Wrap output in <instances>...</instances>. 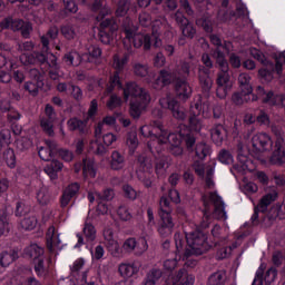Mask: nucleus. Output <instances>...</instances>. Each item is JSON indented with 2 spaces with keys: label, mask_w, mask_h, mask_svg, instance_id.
Returning <instances> with one entry per match:
<instances>
[{
  "label": "nucleus",
  "mask_w": 285,
  "mask_h": 285,
  "mask_svg": "<svg viewBox=\"0 0 285 285\" xmlns=\"http://www.w3.org/2000/svg\"><path fill=\"white\" fill-rule=\"evenodd\" d=\"M202 202L204 206L203 222L199 228L186 234L187 248L184 253L185 257L190 255H204L210 248L208 245V236L206 235V228L210 226V219H227L226 208L222 196L217 195V191H209L202 195Z\"/></svg>",
  "instance_id": "f257e3e1"
},
{
  "label": "nucleus",
  "mask_w": 285,
  "mask_h": 285,
  "mask_svg": "<svg viewBox=\"0 0 285 285\" xmlns=\"http://www.w3.org/2000/svg\"><path fill=\"white\" fill-rule=\"evenodd\" d=\"M129 102V115L132 119H139L142 110L150 104V94L137 82H127L124 88V100Z\"/></svg>",
  "instance_id": "f03ea898"
},
{
  "label": "nucleus",
  "mask_w": 285,
  "mask_h": 285,
  "mask_svg": "<svg viewBox=\"0 0 285 285\" xmlns=\"http://www.w3.org/2000/svg\"><path fill=\"white\" fill-rule=\"evenodd\" d=\"M163 140L168 141L169 147L173 146H181V140L184 141L188 153H193L195 150V144H197V137H195V134H193L190 130L187 131H180L179 136L176 134H167L165 137H163Z\"/></svg>",
  "instance_id": "7ed1b4c3"
},
{
  "label": "nucleus",
  "mask_w": 285,
  "mask_h": 285,
  "mask_svg": "<svg viewBox=\"0 0 285 285\" xmlns=\"http://www.w3.org/2000/svg\"><path fill=\"white\" fill-rule=\"evenodd\" d=\"M99 23V39L105 46L110 45L115 39V32L119 30V24L112 17H105L102 20H97Z\"/></svg>",
  "instance_id": "20e7f679"
},
{
  "label": "nucleus",
  "mask_w": 285,
  "mask_h": 285,
  "mask_svg": "<svg viewBox=\"0 0 285 285\" xmlns=\"http://www.w3.org/2000/svg\"><path fill=\"white\" fill-rule=\"evenodd\" d=\"M230 68L223 67L219 69L216 78V96L218 99H226L230 90H233V80H230Z\"/></svg>",
  "instance_id": "39448f33"
},
{
  "label": "nucleus",
  "mask_w": 285,
  "mask_h": 285,
  "mask_svg": "<svg viewBox=\"0 0 285 285\" xmlns=\"http://www.w3.org/2000/svg\"><path fill=\"white\" fill-rule=\"evenodd\" d=\"M173 19L179 27L183 37H185L186 39H195V36L197 35V29L195 28V24H193V22H190V20L186 18V16H184V12L179 10L176 11L173 16Z\"/></svg>",
  "instance_id": "423d86ee"
},
{
  "label": "nucleus",
  "mask_w": 285,
  "mask_h": 285,
  "mask_svg": "<svg viewBox=\"0 0 285 285\" xmlns=\"http://www.w3.org/2000/svg\"><path fill=\"white\" fill-rule=\"evenodd\" d=\"M264 67L258 70V77L263 83H271L273 81V73L282 75L284 72L283 65L279 60H275V62H266L263 65Z\"/></svg>",
  "instance_id": "0eeeda50"
},
{
  "label": "nucleus",
  "mask_w": 285,
  "mask_h": 285,
  "mask_svg": "<svg viewBox=\"0 0 285 285\" xmlns=\"http://www.w3.org/2000/svg\"><path fill=\"white\" fill-rule=\"evenodd\" d=\"M161 108L170 110L174 119L177 121H184L186 119V108L179 104L175 98H161L159 100Z\"/></svg>",
  "instance_id": "6e6552de"
},
{
  "label": "nucleus",
  "mask_w": 285,
  "mask_h": 285,
  "mask_svg": "<svg viewBox=\"0 0 285 285\" xmlns=\"http://www.w3.org/2000/svg\"><path fill=\"white\" fill-rule=\"evenodd\" d=\"M252 146L255 155H262V153H266V150L273 148V140L267 134H256L252 137Z\"/></svg>",
  "instance_id": "1a4fd4ad"
},
{
  "label": "nucleus",
  "mask_w": 285,
  "mask_h": 285,
  "mask_svg": "<svg viewBox=\"0 0 285 285\" xmlns=\"http://www.w3.org/2000/svg\"><path fill=\"white\" fill-rule=\"evenodd\" d=\"M160 222L158 223V235L164 238L170 237L175 230V220L170 214H160Z\"/></svg>",
  "instance_id": "9d476101"
},
{
  "label": "nucleus",
  "mask_w": 285,
  "mask_h": 285,
  "mask_svg": "<svg viewBox=\"0 0 285 285\" xmlns=\"http://www.w3.org/2000/svg\"><path fill=\"white\" fill-rule=\"evenodd\" d=\"M225 124V120H222V122H215L209 130L212 140L216 146H222L228 137V129H226Z\"/></svg>",
  "instance_id": "9b49d317"
},
{
  "label": "nucleus",
  "mask_w": 285,
  "mask_h": 285,
  "mask_svg": "<svg viewBox=\"0 0 285 285\" xmlns=\"http://www.w3.org/2000/svg\"><path fill=\"white\" fill-rule=\"evenodd\" d=\"M275 199H277V191L269 193L259 200L258 205L254 208L252 224H257V219H259V213H266L268 206H271Z\"/></svg>",
  "instance_id": "f8f14e48"
},
{
  "label": "nucleus",
  "mask_w": 285,
  "mask_h": 285,
  "mask_svg": "<svg viewBox=\"0 0 285 285\" xmlns=\"http://www.w3.org/2000/svg\"><path fill=\"white\" fill-rule=\"evenodd\" d=\"M79 190H81V185L79 183L69 184L62 191L60 197V207L66 208L72 199H77L79 197Z\"/></svg>",
  "instance_id": "ddd939ff"
},
{
  "label": "nucleus",
  "mask_w": 285,
  "mask_h": 285,
  "mask_svg": "<svg viewBox=\"0 0 285 285\" xmlns=\"http://www.w3.org/2000/svg\"><path fill=\"white\" fill-rule=\"evenodd\" d=\"M177 76H175V72H171L168 69H163L159 71L158 78L154 82V88L156 90H160V88H164L166 86H170L173 81L177 83Z\"/></svg>",
  "instance_id": "4468645a"
},
{
  "label": "nucleus",
  "mask_w": 285,
  "mask_h": 285,
  "mask_svg": "<svg viewBox=\"0 0 285 285\" xmlns=\"http://www.w3.org/2000/svg\"><path fill=\"white\" fill-rule=\"evenodd\" d=\"M175 91L176 97H178V99L181 101L190 99V95H193V88H190V85H188V81H186L184 78L176 79Z\"/></svg>",
  "instance_id": "2eb2a0df"
},
{
  "label": "nucleus",
  "mask_w": 285,
  "mask_h": 285,
  "mask_svg": "<svg viewBox=\"0 0 285 285\" xmlns=\"http://www.w3.org/2000/svg\"><path fill=\"white\" fill-rule=\"evenodd\" d=\"M198 79L203 92H210L213 90V78L210 77V70L204 66L198 67Z\"/></svg>",
  "instance_id": "dca6fc26"
},
{
  "label": "nucleus",
  "mask_w": 285,
  "mask_h": 285,
  "mask_svg": "<svg viewBox=\"0 0 285 285\" xmlns=\"http://www.w3.org/2000/svg\"><path fill=\"white\" fill-rule=\"evenodd\" d=\"M63 170V163L53 159L45 166V173L50 177L51 181L59 179V173Z\"/></svg>",
  "instance_id": "f3484780"
},
{
  "label": "nucleus",
  "mask_w": 285,
  "mask_h": 285,
  "mask_svg": "<svg viewBox=\"0 0 285 285\" xmlns=\"http://www.w3.org/2000/svg\"><path fill=\"white\" fill-rule=\"evenodd\" d=\"M91 12H97L96 21H101L111 14L110 7L104 4V1L101 0H94Z\"/></svg>",
  "instance_id": "a211bd4d"
},
{
  "label": "nucleus",
  "mask_w": 285,
  "mask_h": 285,
  "mask_svg": "<svg viewBox=\"0 0 285 285\" xmlns=\"http://www.w3.org/2000/svg\"><path fill=\"white\" fill-rule=\"evenodd\" d=\"M195 276L188 274L186 268H180L176 275L173 277V285H194Z\"/></svg>",
  "instance_id": "6ab92c4d"
},
{
  "label": "nucleus",
  "mask_w": 285,
  "mask_h": 285,
  "mask_svg": "<svg viewBox=\"0 0 285 285\" xmlns=\"http://www.w3.org/2000/svg\"><path fill=\"white\" fill-rule=\"evenodd\" d=\"M269 161L274 166H283V164H285V150L282 140H276L275 150L273 151Z\"/></svg>",
  "instance_id": "aec40b11"
},
{
  "label": "nucleus",
  "mask_w": 285,
  "mask_h": 285,
  "mask_svg": "<svg viewBox=\"0 0 285 285\" xmlns=\"http://www.w3.org/2000/svg\"><path fill=\"white\" fill-rule=\"evenodd\" d=\"M130 39H132L134 48H141L142 46L144 50L148 51L153 46V38L150 35L132 33Z\"/></svg>",
  "instance_id": "412c9836"
},
{
  "label": "nucleus",
  "mask_w": 285,
  "mask_h": 285,
  "mask_svg": "<svg viewBox=\"0 0 285 285\" xmlns=\"http://www.w3.org/2000/svg\"><path fill=\"white\" fill-rule=\"evenodd\" d=\"M46 239L49 253H55V248H59L61 244V239H59V234L55 230V226L48 228Z\"/></svg>",
  "instance_id": "4be33fe9"
},
{
  "label": "nucleus",
  "mask_w": 285,
  "mask_h": 285,
  "mask_svg": "<svg viewBox=\"0 0 285 285\" xmlns=\"http://www.w3.org/2000/svg\"><path fill=\"white\" fill-rule=\"evenodd\" d=\"M19 259V252L16 249L4 250L0 254V266L2 268H8L10 264Z\"/></svg>",
  "instance_id": "5701e85b"
},
{
  "label": "nucleus",
  "mask_w": 285,
  "mask_h": 285,
  "mask_svg": "<svg viewBox=\"0 0 285 285\" xmlns=\"http://www.w3.org/2000/svg\"><path fill=\"white\" fill-rule=\"evenodd\" d=\"M161 277H164V271L158 267H153L149 269V273L146 274L142 285H156Z\"/></svg>",
  "instance_id": "b1692460"
},
{
  "label": "nucleus",
  "mask_w": 285,
  "mask_h": 285,
  "mask_svg": "<svg viewBox=\"0 0 285 285\" xmlns=\"http://www.w3.org/2000/svg\"><path fill=\"white\" fill-rule=\"evenodd\" d=\"M67 126L71 132H75V130H78L80 135H86L88 132V121L80 120L78 118H70L67 121Z\"/></svg>",
  "instance_id": "393cba45"
},
{
  "label": "nucleus",
  "mask_w": 285,
  "mask_h": 285,
  "mask_svg": "<svg viewBox=\"0 0 285 285\" xmlns=\"http://www.w3.org/2000/svg\"><path fill=\"white\" fill-rule=\"evenodd\" d=\"M227 279L226 269H218L208 276L207 285H225Z\"/></svg>",
  "instance_id": "a878e982"
},
{
  "label": "nucleus",
  "mask_w": 285,
  "mask_h": 285,
  "mask_svg": "<svg viewBox=\"0 0 285 285\" xmlns=\"http://www.w3.org/2000/svg\"><path fill=\"white\" fill-rule=\"evenodd\" d=\"M43 253L42 247L37 244H31L24 248V257H29V259H32L33 262L41 259V257H43Z\"/></svg>",
  "instance_id": "bb28decb"
},
{
  "label": "nucleus",
  "mask_w": 285,
  "mask_h": 285,
  "mask_svg": "<svg viewBox=\"0 0 285 285\" xmlns=\"http://www.w3.org/2000/svg\"><path fill=\"white\" fill-rule=\"evenodd\" d=\"M267 219L275 222V219H285V202L282 205H274L268 214Z\"/></svg>",
  "instance_id": "cd10ccee"
},
{
  "label": "nucleus",
  "mask_w": 285,
  "mask_h": 285,
  "mask_svg": "<svg viewBox=\"0 0 285 285\" xmlns=\"http://www.w3.org/2000/svg\"><path fill=\"white\" fill-rule=\"evenodd\" d=\"M130 55H132V48H129V52L124 53L122 58H119V55L114 56V68L116 72L119 73L121 70H124V68H126V65L130 59Z\"/></svg>",
  "instance_id": "c85d7f7f"
},
{
  "label": "nucleus",
  "mask_w": 285,
  "mask_h": 285,
  "mask_svg": "<svg viewBox=\"0 0 285 285\" xmlns=\"http://www.w3.org/2000/svg\"><path fill=\"white\" fill-rule=\"evenodd\" d=\"M126 166V158L119 151L111 153L110 167L111 170H122Z\"/></svg>",
  "instance_id": "c756f323"
},
{
  "label": "nucleus",
  "mask_w": 285,
  "mask_h": 285,
  "mask_svg": "<svg viewBox=\"0 0 285 285\" xmlns=\"http://www.w3.org/2000/svg\"><path fill=\"white\" fill-rule=\"evenodd\" d=\"M168 168H170V163H168L167 156H161L156 160L155 170L157 177H164Z\"/></svg>",
  "instance_id": "7c9ffc66"
},
{
  "label": "nucleus",
  "mask_w": 285,
  "mask_h": 285,
  "mask_svg": "<svg viewBox=\"0 0 285 285\" xmlns=\"http://www.w3.org/2000/svg\"><path fill=\"white\" fill-rule=\"evenodd\" d=\"M167 132L164 130V125L159 120L151 122V129L148 130V137L163 138L166 137Z\"/></svg>",
  "instance_id": "2f4dec72"
},
{
  "label": "nucleus",
  "mask_w": 285,
  "mask_h": 285,
  "mask_svg": "<svg viewBox=\"0 0 285 285\" xmlns=\"http://www.w3.org/2000/svg\"><path fill=\"white\" fill-rule=\"evenodd\" d=\"M106 248L112 257L119 258L122 255L121 246H119V243L112 238L107 239Z\"/></svg>",
  "instance_id": "473e14b6"
},
{
  "label": "nucleus",
  "mask_w": 285,
  "mask_h": 285,
  "mask_svg": "<svg viewBox=\"0 0 285 285\" xmlns=\"http://www.w3.org/2000/svg\"><path fill=\"white\" fill-rule=\"evenodd\" d=\"M195 155L197 159L204 161L210 155V146H208L206 142H198L195 147Z\"/></svg>",
  "instance_id": "72a5a7b5"
},
{
  "label": "nucleus",
  "mask_w": 285,
  "mask_h": 285,
  "mask_svg": "<svg viewBox=\"0 0 285 285\" xmlns=\"http://www.w3.org/2000/svg\"><path fill=\"white\" fill-rule=\"evenodd\" d=\"M10 233V223L8 219V212L0 209V237Z\"/></svg>",
  "instance_id": "f704fd0d"
},
{
  "label": "nucleus",
  "mask_w": 285,
  "mask_h": 285,
  "mask_svg": "<svg viewBox=\"0 0 285 285\" xmlns=\"http://www.w3.org/2000/svg\"><path fill=\"white\" fill-rule=\"evenodd\" d=\"M24 23H26V21H23L21 19H14L9 16L6 18L4 26H7V30H12L13 32H19V30H21V28H23Z\"/></svg>",
  "instance_id": "c9c22d12"
},
{
  "label": "nucleus",
  "mask_w": 285,
  "mask_h": 285,
  "mask_svg": "<svg viewBox=\"0 0 285 285\" xmlns=\"http://www.w3.org/2000/svg\"><path fill=\"white\" fill-rule=\"evenodd\" d=\"M238 83L242 92H253V86H250V76L248 73H240L238 76Z\"/></svg>",
  "instance_id": "e433bc0d"
},
{
  "label": "nucleus",
  "mask_w": 285,
  "mask_h": 285,
  "mask_svg": "<svg viewBox=\"0 0 285 285\" xmlns=\"http://www.w3.org/2000/svg\"><path fill=\"white\" fill-rule=\"evenodd\" d=\"M166 144L164 138L156 137L154 140L148 141L147 148L151 155H159L161 151V145Z\"/></svg>",
  "instance_id": "4c0bfd02"
},
{
  "label": "nucleus",
  "mask_w": 285,
  "mask_h": 285,
  "mask_svg": "<svg viewBox=\"0 0 285 285\" xmlns=\"http://www.w3.org/2000/svg\"><path fill=\"white\" fill-rule=\"evenodd\" d=\"M132 2L130 0H119L116 9V17H126Z\"/></svg>",
  "instance_id": "58836bf2"
},
{
  "label": "nucleus",
  "mask_w": 285,
  "mask_h": 285,
  "mask_svg": "<svg viewBox=\"0 0 285 285\" xmlns=\"http://www.w3.org/2000/svg\"><path fill=\"white\" fill-rule=\"evenodd\" d=\"M43 86V81L32 82L27 81L23 85V89L31 95V97H37L39 95V89Z\"/></svg>",
  "instance_id": "ea45409f"
},
{
  "label": "nucleus",
  "mask_w": 285,
  "mask_h": 285,
  "mask_svg": "<svg viewBox=\"0 0 285 285\" xmlns=\"http://www.w3.org/2000/svg\"><path fill=\"white\" fill-rule=\"evenodd\" d=\"M63 61L67 66H79L81 63V56L77 51H71L63 56Z\"/></svg>",
  "instance_id": "a19ab883"
},
{
  "label": "nucleus",
  "mask_w": 285,
  "mask_h": 285,
  "mask_svg": "<svg viewBox=\"0 0 285 285\" xmlns=\"http://www.w3.org/2000/svg\"><path fill=\"white\" fill-rule=\"evenodd\" d=\"M213 57L214 59H216V63L218 65V68H228V60H226V55L224 53V51H222V49L216 48L213 51Z\"/></svg>",
  "instance_id": "79ce46f5"
},
{
  "label": "nucleus",
  "mask_w": 285,
  "mask_h": 285,
  "mask_svg": "<svg viewBox=\"0 0 285 285\" xmlns=\"http://www.w3.org/2000/svg\"><path fill=\"white\" fill-rule=\"evenodd\" d=\"M37 199L41 206H48L50 204V191H48V187H41L37 191Z\"/></svg>",
  "instance_id": "37998d69"
},
{
  "label": "nucleus",
  "mask_w": 285,
  "mask_h": 285,
  "mask_svg": "<svg viewBox=\"0 0 285 285\" xmlns=\"http://www.w3.org/2000/svg\"><path fill=\"white\" fill-rule=\"evenodd\" d=\"M115 189L106 188L102 191H97L96 197L99 202H112L115 199Z\"/></svg>",
  "instance_id": "c03bdc74"
},
{
  "label": "nucleus",
  "mask_w": 285,
  "mask_h": 285,
  "mask_svg": "<svg viewBox=\"0 0 285 285\" xmlns=\"http://www.w3.org/2000/svg\"><path fill=\"white\" fill-rule=\"evenodd\" d=\"M60 32L65 39L68 41H72L75 37H77V31L75 30V27L72 24H62L60 27Z\"/></svg>",
  "instance_id": "a18cd8bd"
},
{
  "label": "nucleus",
  "mask_w": 285,
  "mask_h": 285,
  "mask_svg": "<svg viewBox=\"0 0 285 285\" xmlns=\"http://www.w3.org/2000/svg\"><path fill=\"white\" fill-rule=\"evenodd\" d=\"M40 126L43 130V132H46V135H48L49 137H53L55 136V120H50L48 118H42L40 120Z\"/></svg>",
  "instance_id": "49530a36"
},
{
  "label": "nucleus",
  "mask_w": 285,
  "mask_h": 285,
  "mask_svg": "<svg viewBox=\"0 0 285 285\" xmlns=\"http://www.w3.org/2000/svg\"><path fill=\"white\" fill-rule=\"evenodd\" d=\"M30 210H31L30 205H28L26 203V200H19L16 204L14 215H16V217H23V216L28 215V213H30Z\"/></svg>",
  "instance_id": "de8ad7c7"
},
{
  "label": "nucleus",
  "mask_w": 285,
  "mask_h": 285,
  "mask_svg": "<svg viewBox=\"0 0 285 285\" xmlns=\"http://www.w3.org/2000/svg\"><path fill=\"white\" fill-rule=\"evenodd\" d=\"M191 169L197 175V177H200V179L206 177V164H204V161L194 160L191 164Z\"/></svg>",
  "instance_id": "09e8293b"
},
{
  "label": "nucleus",
  "mask_w": 285,
  "mask_h": 285,
  "mask_svg": "<svg viewBox=\"0 0 285 285\" xmlns=\"http://www.w3.org/2000/svg\"><path fill=\"white\" fill-rule=\"evenodd\" d=\"M33 269L38 277H45L47 269L43 256L33 261Z\"/></svg>",
  "instance_id": "8fccbe9b"
},
{
  "label": "nucleus",
  "mask_w": 285,
  "mask_h": 285,
  "mask_svg": "<svg viewBox=\"0 0 285 285\" xmlns=\"http://www.w3.org/2000/svg\"><path fill=\"white\" fill-rule=\"evenodd\" d=\"M20 228L22 230H35L37 228V217H26L20 222Z\"/></svg>",
  "instance_id": "3c124183"
},
{
  "label": "nucleus",
  "mask_w": 285,
  "mask_h": 285,
  "mask_svg": "<svg viewBox=\"0 0 285 285\" xmlns=\"http://www.w3.org/2000/svg\"><path fill=\"white\" fill-rule=\"evenodd\" d=\"M137 164L139 168L138 173H150V170H153V164L148 161V158H146V156H138Z\"/></svg>",
  "instance_id": "603ef678"
},
{
  "label": "nucleus",
  "mask_w": 285,
  "mask_h": 285,
  "mask_svg": "<svg viewBox=\"0 0 285 285\" xmlns=\"http://www.w3.org/2000/svg\"><path fill=\"white\" fill-rule=\"evenodd\" d=\"M146 250H148V242L146 240V238H139L138 240H136L134 254L137 257H141V255L146 253Z\"/></svg>",
  "instance_id": "864d4df0"
},
{
  "label": "nucleus",
  "mask_w": 285,
  "mask_h": 285,
  "mask_svg": "<svg viewBox=\"0 0 285 285\" xmlns=\"http://www.w3.org/2000/svg\"><path fill=\"white\" fill-rule=\"evenodd\" d=\"M83 235L87 242H95L97 239V229L90 223H86L83 227Z\"/></svg>",
  "instance_id": "5fc2aeb1"
},
{
  "label": "nucleus",
  "mask_w": 285,
  "mask_h": 285,
  "mask_svg": "<svg viewBox=\"0 0 285 285\" xmlns=\"http://www.w3.org/2000/svg\"><path fill=\"white\" fill-rule=\"evenodd\" d=\"M159 210L158 215H170L173 213V207H170V200H168V197L163 196L160 198Z\"/></svg>",
  "instance_id": "6e6d98bb"
},
{
  "label": "nucleus",
  "mask_w": 285,
  "mask_h": 285,
  "mask_svg": "<svg viewBox=\"0 0 285 285\" xmlns=\"http://www.w3.org/2000/svg\"><path fill=\"white\" fill-rule=\"evenodd\" d=\"M3 159L9 168H14V166H17V156L14 155L13 149H7L3 153Z\"/></svg>",
  "instance_id": "4d7b16f0"
},
{
  "label": "nucleus",
  "mask_w": 285,
  "mask_h": 285,
  "mask_svg": "<svg viewBox=\"0 0 285 285\" xmlns=\"http://www.w3.org/2000/svg\"><path fill=\"white\" fill-rule=\"evenodd\" d=\"M237 160L248 161V150L244 147V142L238 141L236 145Z\"/></svg>",
  "instance_id": "13d9d810"
},
{
  "label": "nucleus",
  "mask_w": 285,
  "mask_h": 285,
  "mask_svg": "<svg viewBox=\"0 0 285 285\" xmlns=\"http://www.w3.org/2000/svg\"><path fill=\"white\" fill-rule=\"evenodd\" d=\"M138 21L142 28H150V26H153V16L146 11H142L138 16Z\"/></svg>",
  "instance_id": "bf43d9fd"
},
{
  "label": "nucleus",
  "mask_w": 285,
  "mask_h": 285,
  "mask_svg": "<svg viewBox=\"0 0 285 285\" xmlns=\"http://www.w3.org/2000/svg\"><path fill=\"white\" fill-rule=\"evenodd\" d=\"M248 164H250V160H238L237 164L233 166V171L237 175H246V171L248 170Z\"/></svg>",
  "instance_id": "052dcab7"
},
{
  "label": "nucleus",
  "mask_w": 285,
  "mask_h": 285,
  "mask_svg": "<svg viewBox=\"0 0 285 285\" xmlns=\"http://www.w3.org/2000/svg\"><path fill=\"white\" fill-rule=\"evenodd\" d=\"M126 144L130 148V150H135L137 146H139V139H137V131H129L127 134Z\"/></svg>",
  "instance_id": "680f3d73"
},
{
  "label": "nucleus",
  "mask_w": 285,
  "mask_h": 285,
  "mask_svg": "<svg viewBox=\"0 0 285 285\" xmlns=\"http://www.w3.org/2000/svg\"><path fill=\"white\" fill-rule=\"evenodd\" d=\"M122 30L126 35V39H130L132 35L135 33V30L132 29V20L130 18H125L122 21Z\"/></svg>",
  "instance_id": "e2e57ef3"
},
{
  "label": "nucleus",
  "mask_w": 285,
  "mask_h": 285,
  "mask_svg": "<svg viewBox=\"0 0 285 285\" xmlns=\"http://www.w3.org/2000/svg\"><path fill=\"white\" fill-rule=\"evenodd\" d=\"M16 146L18 150H29V148H32V140L28 137H22L16 140Z\"/></svg>",
  "instance_id": "0e129e2a"
},
{
  "label": "nucleus",
  "mask_w": 285,
  "mask_h": 285,
  "mask_svg": "<svg viewBox=\"0 0 285 285\" xmlns=\"http://www.w3.org/2000/svg\"><path fill=\"white\" fill-rule=\"evenodd\" d=\"M218 160L220 161V164H225L228 166V165L233 164V161H234L233 154H230L226 149H222L218 154Z\"/></svg>",
  "instance_id": "69168bd1"
},
{
  "label": "nucleus",
  "mask_w": 285,
  "mask_h": 285,
  "mask_svg": "<svg viewBox=\"0 0 285 285\" xmlns=\"http://www.w3.org/2000/svg\"><path fill=\"white\" fill-rule=\"evenodd\" d=\"M275 279H277V268L271 267L265 273L264 282L266 285H271L273 282H275Z\"/></svg>",
  "instance_id": "338daca9"
},
{
  "label": "nucleus",
  "mask_w": 285,
  "mask_h": 285,
  "mask_svg": "<svg viewBox=\"0 0 285 285\" xmlns=\"http://www.w3.org/2000/svg\"><path fill=\"white\" fill-rule=\"evenodd\" d=\"M271 179L277 186H285V176L281 171H277V170L272 171Z\"/></svg>",
  "instance_id": "774afa93"
}]
</instances>
